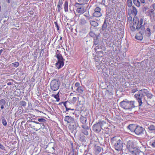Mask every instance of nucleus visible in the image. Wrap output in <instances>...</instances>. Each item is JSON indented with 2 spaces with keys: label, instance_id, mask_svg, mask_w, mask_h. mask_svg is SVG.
Returning a JSON list of instances; mask_svg holds the SVG:
<instances>
[{
  "label": "nucleus",
  "instance_id": "1",
  "mask_svg": "<svg viewBox=\"0 0 155 155\" xmlns=\"http://www.w3.org/2000/svg\"><path fill=\"white\" fill-rule=\"evenodd\" d=\"M111 143L116 150L121 153L123 147L122 139L118 137H115L111 139Z\"/></svg>",
  "mask_w": 155,
  "mask_h": 155
},
{
  "label": "nucleus",
  "instance_id": "2",
  "mask_svg": "<svg viewBox=\"0 0 155 155\" xmlns=\"http://www.w3.org/2000/svg\"><path fill=\"white\" fill-rule=\"evenodd\" d=\"M64 120L65 121L69 124V127L70 129L73 130H76L79 126L76 119L71 116H66Z\"/></svg>",
  "mask_w": 155,
  "mask_h": 155
},
{
  "label": "nucleus",
  "instance_id": "3",
  "mask_svg": "<svg viewBox=\"0 0 155 155\" xmlns=\"http://www.w3.org/2000/svg\"><path fill=\"white\" fill-rule=\"evenodd\" d=\"M148 90L147 89H143L140 90L138 93L136 94L134 96L137 98L139 104V106H140L142 104V99L145 100V96L146 95Z\"/></svg>",
  "mask_w": 155,
  "mask_h": 155
},
{
  "label": "nucleus",
  "instance_id": "4",
  "mask_svg": "<svg viewBox=\"0 0 155 155\" xmlns=\"http://www.w3.org/2000/svg\"><path fill=\"white\" fill-rule=\"evenodd\" d=\"M120 105L122 108L125 110L132 109L135 107L134 101H129L127 99L121 102Z\"/></svg>",
  "mask_w": 155,
  "mask_h": 155
},
{
  "label": "nucleus",
  "instance_id": "5",
  "mask_svg": "<svg viewBox=\"0 0 155 155\" xmlns=\"http://www.w3.org/2000/svg\"><path fill=\"white\" fill-rule=\"evenodd\" d=\"M58 62L55 64L57 68L59 69L62 67L64 65V60L62 55L60 54H56Z\"/></svg>",
  "mask_w": 155,
  "mask_h": 155
},
{
  "label": "nucleus",
  "instance_id": "6",
  "mask_svg": "<svg viewBox=\"0 0 155 155\" xmlns=\"http://www.w3.org/2000/svg\"><path fill=\"white\" fill-rule=\"evenodd\" d=\"M59 85L60 84L59 82L55 79L53 80L50 84L51 89L54 91H56L58 89Z\"/></svg>",
  "mask_w": 155,
  "mask_h": 155
},
{
  "label": "nucleus",
  "instance_id": "7",
  "mask_svg": "<svg viewBox=\"0 0 155 155\" xmlns=\"http://www.w3.org/2000/svg\"><path fill=\"white\" fill-rule=\"evenodd\" d=\"M143 20L141 18L138 21L137 25L136 26V29L139 31H141L142 33H144L145 30L144 26L142 25L143 24Z\"/></svg>",
  "mask_w": 155,
  "mask_h": 155
},
{
  "label": "nucleus",
  "instance_id": "8",
  "mask_svg": "<svg viewBox=\"0 0 155 155\" xmlns=\"http://www.w3.org/2000/svg\"><path fill=\"white\" fill-rule=\"evenodd\" d=\"M145 131V129L142 127L137 126L136 127L134 132L137 135H139L143 134Z\"/></svg>",
  "mask_w": 155,
  "mask_h": 155
},
{
  "label": "nucleus",
  "instance_id": "9",
  "mask_svg": "<svg viewBox=\"0 0 155 155\" xmlns=\"http://www.w3.org/2000/svg\"><path fill=\"white\" fill-rule=\"evenodd\" d=\"M127 147L130 153L133 152L134 149L136 148L134 146L132 142L130 141L127 142Z\"/></svg>",
  "mask_w": 155,
  "mask_h": 155
},
{
  "label": "nucleus",
  "instance_id": "10",
  "mask_svg": "<svg viewBox=\"0 0 155 155\" xmlns=\"http://www.w3.org/2000/svg\"><path fill=\"white\" fill-rule=\"evenodd\" d=\"M101 11V8L99 7H97L94 9V12L93 14V16L97 17H101L102 15Z\"/></svg>",
  "mask_w": 155,
  "mask_h": 155
},
{
  "label": "nucleus",
  "instance_id": "11",
  "mask_svg": "<svg viewBox=\"0 0 155 155\" xmlns=\"http://www.w3.org/2000/svg\"><path fill=\"white\" fill-rule=\"evenodd\" d=\"M99 124L97 123L94 124L92 127L93 130L97 133L100 132L101 129V127Z\"/></svg>",
  "mask_w": 155,
  "mask_h": 155
},
{
  "label": "nucleus",
  "instance_id": "12",
  "mask_svg": "<svg viewBox=\"0 0 155 155\" xmlns=\"http://www.w3.org/2000/svg\"><path fill=\"white\" fill-rule=\"evenodd\" d=\"M130 154L132 155H144L143 153L137 148L134 149L133 152Z\"/></svg>",
  "mask_w": 155,
  "mask_h": 155
},
{
  "label": "nucleus",
  "instance_id": "13",
  "mask_svg": "<svg viewBox=\"0 0 155 155\" xmlns=\"http://www.w3.org/2000/svg\"><path fill=\"white\" fill-rule=\"evenodd\" d=\"M82 127L83 129L82 130V132L85 135H87L88 134V130H89V128L88 126L86 124H83L81 126Z\"/></svg>",
  "mask_w": 155,
  "mask_h": 155
},
{
  "label": "nucleus",
  "instance_id": "14",
  "mask_svg": "<svg viewBox=\"0 0 155 155\" xmlns=\"http://www.w3.org/2000/svg\"><path fill=\"white\" fill-rule=\"evenodd\" d=\"M144 33H142L141 31H139V33H137L135 36L136 39L139 40H142L143 38V35Z\"/></svg>",
  "mask_w": 155,
  "mask_h": 155
},
{
  "label": "nucleus",
  "instance_id": "15",
  "mask_svg": "<svg viewBox=\"0 0 155 155\" xmlns=\"http://www.w3.org/2000/svg\"><path fill=\"white\" fill-rule=\"evenodd\" d=\"M135 125L134 124H130L127 126V128L132 132H135L136 129Z\"/></svg>",
  "mask_w": 155,
  "mask_h": 155
},
{
  "label": "nucleus",
  "instance_id": "16",
  "mask_svg": "<svg viewBox=\"0 0 155 155\" xmlns=\"http://www.w3.org/2000/svg\"><path fill=\"white\" fill-rule=\"evenodd\" d=\"M87 121V118L86 117L81 116L80 117V121L82 124H86V122Z\"/></svg>",
  "mask_w": 155,
  "mask_h": 155
},
{
  "label": "nucleus",
  "instance_id": "17",
  "mask_svg": "<svg viewBox=\"0 0 155 155\" xmlns=\"http://www.w3.org/2000/svg\"><path fill=\"white\" fill-rule=\"evenodd\" d=\"M147 15L152 17L154 14V10L153 9L148 10L146 13Z\"/></svg>",
  "mask_w": 155,
  "mask_h": 155
},
{
  "label": "nucleus",
  "instance_id": "18",
  "mask_svg": "<svg viewBox=\"0 0 155 155\" xmlns=\"http://www.w3.org/2000/svg\"><path fill=\"white\" fill-rule=\"evenodd\" d=\"M6 104L5 100L3 99H2L0 100V108L2 110L4 109V105Z\"/></svg>",
  "mask_w": 155,
  "mask_h": 155
},
{
  "label": "nucleus",
  "instance_id": "19",
  "mask_svg": "<svg viewBox=\"0 0 155 155\" xmlns=\"http://www.w3.org/2000/svg\"><path fill=\"white\" fill-rule=\"evenodd\" d=\"M76 11L79 13L82 14L85 12V10L84 8L78 7L77 8Z\"/></svg>",
  "mask_w": 155,
  "mask_h": 155
},
{
  "label": "nucleus",
  "instance_id": "20",
  "mask_svg": "<svg viewBox=\"0 0 155 155\" xmlns=\"http://www.w3.org/2000/svg\"><path fill=\"white\" fill-rule=\"evenodd\" d=\"M89 0H78L80 3H76V5H84L87 4Z\"/></svg>",
  "mask_w": 155,
  "mask_h": 155
},
{
  "label": "nucleus",
  "instance_id": "21",
  "mask_svg": "<svg viewBox=\"0 0 155 155\" xmlns=\"http://www.w3.org/2000/svg\"><path fill=\"white\" fill-rule=\"evenodd\" d=\"M64 6L65 12H68V2L67 1H65L64 2Z\"/></svg>",
  "mask_w": 155,
  "mask_h": 155
},
{
  "label": "nucleus",
  "instance_id": "22",
  "mask_svg": "<svg viewBox=\"0 0 155 155\" xmlns=\"http://www.w3.org/2000/svg\"><path fill=\"white\" fill-rule=\"evenodd\" d=\"M133 2L137 6L140 7V0H133Z\"/></svg>",
  "mask_w": 155,
  "mask_h": 155
},
{
  "label": "nucleus",
  "instance_id": "23",
  "mask_svg": "<svg viewBox=\"0 0 155 155\" xmlns=\"http://www.w3.org/2000/svg\"><path fill=\"white\" fill-rule=\"evenodd\" d=\"M132 10L131 11L132 14L133 15H134V16H136V15L137 14V11L136 8L134 6H132Z\"/></svg>",
  "mask_w": 155,
  "mask_h": 155
},
{
  "label": "nucleus",
  "instance_id": "24",
  "mask_svg": "<svg viewBox=\"0 0 155 155\" xmlns=\"http://www.w3.org/2000/svg\"><path fill=\"white\" fill-rule=\"evenodd\" d=\"M90 23L91 25L94 27L97 26L98 25V23L94 21L90 20Z\"/></svg>",
  "mask_w": 155,
  "mask_h": 155
},
{
  "label": "nucleus",
  "instance_id": "25",
  "mask_svg": "<svg viewBox=\"0 0 155 155\" xmlns=\"http://www.w3.org/2000/svg\"><path fill=\"white\" fill-rule=\"evenodd\" d=\"M94 44L95 45H97V47L99 46V45L100 44V42H99V40L98 38H96L95 39H94Z\"/></svg>",
  "mask_w": 155,
  "mask_h": 155
},
{
  "label": "nucleus",
  "instance_id": "26",
  "mask_svg": "<svg viewBox=\"0 0 155 155\" xmlns=\"http://www.w3.org/2000/svg\"><path fill=\"white\" fill-rule=\"evenodd\" d=\"M52 97H54L56 99V101L58 102L60 100V98L59 97V93H58L56 95L52 94Z\"/></svg>",
  "mask_w": 155,
  "mask_h": 155
},
{
  "label": "nucleus",
  "instance_id": "27",
  "mask_svg": "<svg viewBox=\"0 0 155 155\" xmlns=\"http://www.w3.org/2000/svg\"><path fill=\"white\" fill-rule=\"evenodd\" d=\"M109 31L108 30L107 31L105 30L103 32L104 36L105 37H109Z\"/></svg>",
  "mask_w": 155,
  "mask_h": 155
},
{
  "label": "nucleus",
  "instance_id": "28",
  "mask_svg": "<svg viewBox=\"0 0 155 155\" xmlns=\"http://www.w3.org/2000/svg\"><path fill=\"white\" fill-rule=\"evenodd\" d=\"M146 35L147 36L149 37L150 36L151 32H150V28H147L146 30Z\"/></svg>",
  "mask_w": 155,
  "mask_h": 155
},
{
  "label": "nucleus",
  "instance_id": "29",
  "mask_svg": "<svg viewBox=\"0 0 155 155\" xmlns=\"http://www.w3.org/2000/svg\"><path fill=\"white\" fill-rule=\"evenodd\" d=\"M149 9V8L147 6H143L142 8L143 12L145 13H146V12Z\"/></svg>",
  "mask_w": 155,
  "mask_h": 155
},
{
  "label": "nucleus",
  "instance_id": "30",
  "mask_svg": "<svg viewBox=\"0 0 155 155\" xmlns=\"http://www.w3.org/2000/svg\"><path fill=\"white\" fill-rule=\"evenodd\" d=\"M2 124L4 126H6L7 125V123L6 121L4 118V117H3L2 118Z\"/></svg>",
  "mask_w": 155,
  "mask_h": 155
},
{
  "label": "nucleus",
  "instance_id": "31",
  "mask_svg": "<svg viewBox=\"0 0 155 155\" xmlns=\"http://www.w3.org/2000/svg\"><path fill=\"white\" fill-rule=\"evenodd\" d=\"M113 40L112 39H108L107 41V45H111V44L113 43Z\"/></svg>",
  "mask_w": 155,
  "mask_h": 155
},
{
  "label": "nucleus",
  "instance_id": "32",
  "mask_svg": "<svg viewBox=\"0 0 155 155\" xmlns=\"http://www.w3.org/2000/svg\"><path fill=\"white\" fill-rule=\"evenodd\" d=\"M11 64L12 65V66H13L15 68H17L19 64L18 62H16L12 63Z\"/></svg>",
  "mask_w": 155,
  "mask_h": 155
},
{
  "label": "nucleus",
  "instance_id": "33",
  "mask_svg": "<svg viewBox=\"0 0 155 155\" xmlns=\"http://www.w3.org/2000/svg\"><path fill=\"white\" fill-rule=\"evenodd\" d=\"M77 91L80 93H82L83 91L84 90L82 89V87H78L77 89Z\"/></svg>",
  "mask_w": 155,
  "mask_h": 155
},
{
  "label": "nucleus",
  "instance_id": "34",
  "mask_svg": "<svg viewBox=\"0 0 155 155\" xmlns=\"http://www.w3.org/2000/svg\"><path fill=\"white\" fill-rule=\"evenodd\" d=\"M101 150V148L99 146H97L95 147V150L97 153L100 152Z\"/></svg>",
  "mask_w": 155,
  "mask_h": 155
},
{
  "label": "nucleus",
  "instance_id": "35",
  "mask_svg": "<svg viewBox=\"0 0 155 155\" xmlns=\"http://www.w3.org/2000/svg\"><path fill=\"white\" fill-rule=\"evenodd\" d=\"M107 26V24L106 23V20H105L102 27V29L103 30H105Z\"/></svg>",
  "mask_w": 155,
  "mask_h": 155
},
{
  "label": "nucleus",
  "instance_id": "36",
  "mask_svg": "<svg viewBox=\"0 0 155 155\" xmlns=\"http://www.w3.org/2000/svg\"><path fill=\"white\" fill-rule=\"evenodd\" d=\"M147 97L150 99H151L153 96V95L152 94L149 92V91H148V92H147V94L146 95Z\"/></svg>",
  "mask_w": 155,
  "mask_h": 155
},
{
  "label": "nucleus",
  "instance_id": "37",
  "mask_svg": "<svg viewBox=\"0 0 155 155\" xmlns=\"http://www.w3.org/2000/svg\"><path fill=\"white\" fill-rule=\"evenodd\" d=\"M58 12H59L62 9V5L58 4L57 5Z\"/></svg>",
  "mask_w": 155,
  "mask_h": 155
},
{
  "label": "nucleus",
  "instance_id": "38",
  "mask_svg": "<svg viewBox=\"0 0 155 155\" xmlns=\"http://www.w3.org/2000/svg\"><path fill=\"white\" fill-rule=\"evenodd\" d=\"M20 104L21 106L25 107L26 106V103L25 101H21L20 102Z\"/></svg>",
  "mask_w": 155,
  "mask_h": 155
},
{
  "label": "nucleus",
  "instance_id": "39",
  "mask_svg": "<svg viewBox=\"0 0 155 155\" xmlns=\"http://www.w3.org/2000/svg\"><path fill=\"white\" fill-rule=\"evenodd\" d=\"M149 130H155V126L153 125H150L148 127Z\"/></svg>",
  "mask_w": 155,
  "mask_h": 155
},
{
  "label": "nucleus",
  "instance_id": "40",
  "mask_svg": "<svg viewBox=\"0 0 155 155\" xmlns=\"http://www.w3.org/2000/svg\"><path fill=\"white\" fill-rule=\"evenodd\" d=\"M127 2L128 6L129 7H131L132 5L131 0H128Z\"/></svg>",
  "mask_w": 155,
  "mask_h": 155
},
{
  "label": "nucleus",
  "instance_id": "41",
  "mask_svg": "<svg viewBox=\"0 0 155 155\" xmlns=\"http://www.w3.org/2000/svg\"><path fill=\"white\" fill-rule=\"evenodd\" d=\"M97 123L99 124L102 128V127L103 126V125L104 124H106V123L104 121H100Z\"/></svg>",
  "mask_w": 155,
  "mask_h": 155
},
{
  "label": "nucleus",
  "instance_id": "42",
  "mask_svg": "<svg viewBox=\"0 0 155 155\" xmlns=\"http://www.w3.org/2000/svg\"><path fill=\"white\" fill-rule=\"evenodd\" d=\"M38 120L39 122H44L46 121L45 119L43 118H38Z\"/></svg>",
  "mask_w": 155,
  "mask_h": 155
},
{
  "label": "nucleus",
  "instance_id": "43",
  "mask_svg": "<svg viewBox=\"0 0 155 155\" xmlns=\"http://www.w3.org/2000/svg\"><path fill=\"white\" fill-rule=\"evenodd\" d=\"M81 23L82 24H85L86 23V21L85 19L83 18L81 20Z\"/></svg>",
  "mask_w": 155,
  "mask_h": 155
},
{
  "label": "nucleus",
  "instance_id": "44",
  "mask_svg": "<svg viewBox=\"0 0 155 155\" xmlns=\"http://www.w3.org/2000/svg\"><path fill=\"white\" fill-rule=\"evenodd\" d=\"M77 98L76 97H74L72 99L71 101L72 103H74L77 101Z\"/></svg>",
  "mask_w": 155,
  "mask_h": 155
},
{
  "label": "nucleus",
  "instance_id": "45",
  "mask_svg": "<svg viewBox=\"0 0 155 155\" xmlns=\"http://www.w3.org/2000/svg\"><path fill=\"white\" fill-rule=\"evenodd\" d=\"M54 25H55V27H56V28H57V30H59V27L57 22H54Z\"/></svg>",
  "mask_w": 155,
  "mask_h": 155
},
{
  "label": "nucleus",
  "instance_id": "46",
  "mask_svg": "<svg viewBox=\"0 0 155 155\" xmlns=\"http://www.w3.org/2000/svg\"><path fill=\"white\" fill-rule=\"evenodd\" d=\"M130 28L131 30L132 31H134L136 30V28L134 26H132L130 27Z\"/></svg>",
  "mask_w": 155,
  "mask_h": 155
},
{
  "label": "nucleus",
  "instance_id": "47",
  "mask_svg": "<svg viewBox=\"0 0 155 155\" xmlns=\"http://www.w3.org/2000/svg\"><path fill=\"white\" fill-rule=\"evenodd\" d=\"M89 35H90L91 36V37H94L95 36V34L94 33H93L92 32H90L89 33Z\"/></svg>",
  "mask_w": 155,
  "mask_h": 155
},
{
  "label": "nucleus",
  "instance_id": "48",
  "mask_svg": "<svg viewBox=\"0 0 155 155\" xmlns=\"http://www.w3.org/2000/svg\"><path fill=\"white\" fill-rule=\"evenodd\" d=\"M140 4H145L146 3V0H140Z\"/></svg>",
  "mask_w": 155,
  "mask_h": 155
},
{
  "label": "nucleus",
  "instance_id": "49",
  "mask_svg": "<svg viewBox=\"0 0 155 155\" xmlns=\"http://www.w3.org/2000/svg\"><path fill=\"white\" fill-rule=\"evenodd\" d=\"M0 148L2 150H5V148L4 146L0 143Z\"/></svg>",
  "mask_w": 155,
  "mask_h": 155
},
{
  "label": "nucleus",
  "instance_id": "50",
  "mask_svg": "<svg viewBox=\"0 0 155 155\" xmlns=\"http://www.w3.org/2000/svg\"><path fill=\"white\" fill-rule=\"evenodd\" d=\"M92 19V17L89 16H86V19L87 20H91V19Z\"/></svg>",
  "mask_w": 155,
  "mask_h": 155
},
{
  "label": "nucleus",
  "instance_id": "51",
  "mask_svg": "<svg viewBox=\"0 0 155 155\" xmlns=\"http://www.w3.org/2000/svg\"><path fill=\"white\" fill-rule=\"evenodd\" d=\"M151 146L153 147H155V139L152 142L151 144Z\"/></svg>",
  "mask_w": 155,
  "mask_h": 155
},
{
  "label": "nucleus",
  "instance_id": "52",
  "mask_svg": "<svg viewBox=\"0 0 155 155\" xmlns=\"http://www.w3.org/2000/svg\"><path fill=\"white\" fill-rule=\"evenodd\" d=\"M63 0H59L58 4L62 5L63 4Z\"/></svg>",
  "mask_w": 155,
  "mask_h": 155
},
{
  "label": "nucleus",
  "instance_id": "53",
  "mask_svg": "<svg viewBox=\"0 0 155 155\" xmlns=\"http://www.w3.org/2000/svg\"><path fill=\"white\" fill-rule=\"evenodd\" d=\"M65 108L66 111H68L69 110H74V109H71L70 108H68L67 107H66Z\"/></svg>",
  "mask_w": 155,
  "mask_h": 155
},
{
  "label": "nucleus",
  "instance_id": "54",
  "mask_svg": "<svg viewBox=\"0 0 155 155\" xmlns=\"http://www.w3.org/2000/svg\"><path fill=\"white\" fill-rule=\"evenodd\" d=\"M80 85V84L79 83L76 82V83H75V85L76 87H79Z\"/></svg>",
  "mask_w": 155,
  "mask_h": 155
},
{
  "label": "nucleus",
  "instance_id": "55",
  "mask_svg": "<svg viewBox=\"0 0 155 155\" xmlns=\"http://www.w3.org/2000/svg\"><path fill=\"white\" fill-rule=\"evenodd\" d=\"M105 0H102L101 4L103 5H105Z\"/></svg>",
  "mask_w": 155,
  "mask_h": 155
},
{
  "label": "nucleus",
  "instance_id": "56",
  "mask_svg": "<svg viewBox=\"0 0 155 155\" xmlns=\"http://www.w3.org/2000/svg\"><path fill=\"white\" fill-rule=\"evenodd\" d=\"M66 103H67V102H64L63 103V105L65 107V108H66V107H67L66 106Z\"/></svg>",
  "mask_w": 155,
  "mask_h": 155
},
{
  "label": "nucleus",
  "instance_id": "57",
  "mask_svg": "<svg viewBox=\"0 0 155 155\" xmlns=\"http://www.w3.org/2000/svg\"><path fill=\"white\" fill-rule=\"evenodd\" d=\"M153 8L155 9V4H153L152 5Z\"/></svg>",
  "mask_w": 155,
  "mask_h": 155
},
{
  "label": "nucleus",
  "instance_id": "58",
  "mask_svg": "<svg viewBox=\"0 0 155 155\" xmlns=\"http://www.w3.org/2000/svg\"><path fill=\"white\" fill-rule=\"evenodd\" d=\"M7 84L8 85H10L12 84V83L11 82H9L7 83Z\"/></svg>",
  "mask_w": 155,
  "mask_h": 155
},
{
  "label": "nucleus",
  "instance_id": "59",
  "mask_svg": "<svg viewBox=\"0 0 155 155\" xmlns=\"http://www.w3.org/2000/svg\"><path fill=\"white\" fill-rule=\"evenodd\" d=\"M3 51V49H2L0 50V55L1 54L2 52Z\"/></svg>",
  "mask_w": 155,
  "mask_h": 155
},
{
  "label": "nucleus",
  "instance_id": "60",
  "mask_svg": "<svg viewBox=\"0 0 155 155\" xmlns=\"http://www.w3.org/2000/svg\"><path fill=\"white\" fill-rule=\"evenodd\" d=\"M34 123H35L36 124H40V123H39L38 122H36L35 121H34L33 122Z\"/></svg>",
  "mask_w": 155,
  "mask_h": 155
},
{
  "label": "nucleus",
  "instance_id": "61",
  "mask_svg": "<svg viewBox=\"0 0 155 155\" xmlns=\"http://www.w3.org/2000/svg\"><path fill=\"white\" fill-rule=\"evenodd\" d=\"M6 1H7L8 2V3H10L11 2L10 0H6Z\"/></svg>",
  "mask_w": 155,
  "mask_h": 155
},
{
  "label": "nucleus",
  "instance_id": "62",
  "mask_svg": "<svg viewBox=\"0 0 155 155\" xmlns=\"http://www.w3.org/2000/svg\"><path fill=\"white\" fill-rule=\"evenodd\" d=\"M84 16H85L86 17V16H88L86 15L85 14H84Z\"/></svg>",
  "mask_w": 155,
  "mask_h": 155
},
{
  "label": "nucleus",
  "instance_id": "63",
  "mask_svg": "<svg viewBox=\"0 0 155 155\" xmlns=\"http://www.w3.org/2000/svg\"><path fill=\"white\" fill-rule=\"evenodd\" d=\"M62 37H60V40H62Z\"/></svg>",
  "mask_w": 155,
  "mask_h": 155
},
{
  "label": "nucleus",
  "instance_id": "64",
  "mask_svg": "<svg viewBox=\"0 0 155 155\" xmlns=\"http://www.w3.org/2000/svg\"><path fill=\"white\" fill-rule=\"evenodd\" d=\"M97 49V48H94L95 51H96V50Z\"/></svg>",
  "mask_w": 155,
  "mask_h": 155
}]
</instances>
